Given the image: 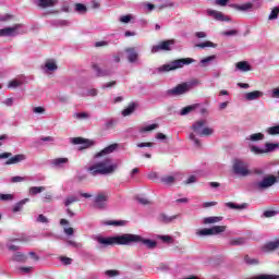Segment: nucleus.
I'll use <instances>...</instances> for the list:
<instances>
[{"instance_id": "obj_1", "label": "nucleus", "mask_w": 279, "mask_h": 279, "mask_svg": "<svg viewBox=\"0 0 279 279\" xmlns=\"http://www.w3.org/2000/svg\"><path fill=\"white\" fill-rule=\"evenodd\" d=\"M95 241L104 247H108V245H134V243H143L148 250H154L156 245H158L154 240L143 239V236L132 233H123L121 235L109 238L97 235L95 236Z\"/></svg>"}, {"instance_id": "obj_2", "label": "nucleus", "mask_w": 279, "mask_h": 279, "mask_svg": "<svg viewBox=\"0 0 279 279\" xmlns=\"http://www.w3.org/2000/svg\"><path fill=\"white\" fill-rule=\"evenodd\" d=\"M207 120H197L192 124V130L194 133H190L189 138L194 143L195 147H202V142L197 136H213L215 134V129L206 126ZM196 134V136H195Z\"/></svg>"}, {"instance_id": "obj_3", "label": "nucleus", "mask_w": 279, "mask_h": 279, "mask_svg": "<svg viewBox=\"0 0 279 279\" xmlns=\"http://www.w3.org/2000/svg\"><path fill=\"white\" fill-rule=\"evenodd\" d=\"M118 167L117 163H112V159L106 158L102 161L89 166L87 171L90 175H110V173L117 171Z\"/></svg>"}, {"instance_id": "obj_4", "label": "nucleus", "mask_w": 279, "mask_h": 279, "mask_svg": "<svg viewBox=\"0 0 279 279\" xmlns=\"http://www.w3.org/2000/svg\"><path fill=\"white\" fill-rule=\"evenodd\" d=\"M193 62H195V59H193V58L177 59L174 61H171L168 64L161 65L158 69V72L159 73H169V71H175L178 69H182L183 66L193 64Z\"/></svg>"}, {"instance_id": "obj_5", "label": "nucleus", "mask_w": 279, "mask_h": 279, "mask_svg": "<svg viewBox=\"0 0 279 279\" xmlns=\"http://www.w3.org/2000/svg\"><path fill=\"white\" fill-rule=\"evenodd\" d=\"M198 84L199 81L197 80L179 84L175 87L168 89L167 95H169L170 97H180V95H186V93H189V90H191L193 86H197Z\"/></svg>"}, {"instance_id": "obj_6", "label": "nucleus", "mask_w": 279, "mask_h": 279, "mask_svg": "<svg viewBox=\"0 0 279 279\" xmlns=\"http://www.w3.org/2000/svg\"><path fill=\"white\" fill-rule=\"evenodd\" d=\"M233 173L240 178H247L251 175L250 163L243 161V159H234L232 165Z\"/></svg>"}, {"instance_id": "obj_7", "label": "nucleus", "mask_w": 279, "mask_h": 279, "mask_svg": "<svg viewBox=\"0 0 279 279\" xmlns=\"http://www.w3.org/2000/svg\"><path fill=\"white\" fill-rule=\"evenodd\" d=\"M21 34H25V26L23 24H14L13 26L0 29V37L2 38H14L15 36H21Z\"/></svg>"}, {"instance_id": "obj_8", "label": "nucleus", "mask_w": 279, "mask_h": 279, "mask_svg": "<svg viewBox=\"0 0 279 279\" xmlns=\"http://www.w3.org/2000/svg\"><path fill=\"white\" fill-rule=\"evenodd\" d=\"M227 229L226 226H214L211 228H204L196 231V236H217Z\"/></svg>"}, {"instance_id": "obj_9", "label": "nucleus", "mask_w": 279, "mask_h": 279, "mask_svg": "<svg viewBox=\"0 0 279 279\" xmlns=\"http://www.w3.org/2000/svg\"><path fill=\"white\" fill-rule=\"evenodd\" d=\"M8 159L4 165L10 166V165H19V162H23L27 160V156L23 154L14 155L12 157V153H2L0 154V160H5Z\"/></svg>"}, {"instance_id": "obj_10", "label": "nucleus", "mask_w": 279, "mask_h": 279, "mask_svg": "<svg viewBox=\"0 0 279 279\" xmlns=\"http://www.w3.org/2000/svg\"><path fill=\"white\" fill-rule=\"evenodd\" d=\"M276 182H278V179L275 175H267L262 181L255 182L254 189L256 191H266V189L274 186Z\"/></svg>"}, {"instance_id": "obj_11", "label": "nucleus", "mask_w": 279, "mask_h": 279, "mask_svg": "<svg viewBox=\"0 0 279 279\" xmlns=\"http://www.w3.org/2000/svg\"><path fill=\"white\" fill-rule=\"evenodd\" d=\"M173 45H175V39H167L153 46L150 52L159 53V51H171V49H173Z\"/></svg>"}, {"instance_id": "obj_12", "label": "nucleus", "mask_w": 279, "mask_h": 279, "mask_svg": "<svg viewBox=\"0 0 279 279\" xmlns=\"http://www.w3.org/2000/svg\"><path fill=\"white\" fill-rule=\"evenodd\" d=\"M95 208L104 210L108 206V193L99 192L94 198Z\"/></svg>"}, {"instance_id": "obj_13", "label": "nucleus", "mask_w": 279, "mask_h": 279, "mask_svg": "<svg viewBox=\"0 0 279 279\" xmlns=\"http://www.w3.org/2000/svg\"><path fill=\"white\" fill-rule=\"evenodd\" d=\"M266 148H260L258 146H251V151H253V154H269L271 151H276V149H278L279 144H274V143H266L265 144Z\"/></svg>"}, {"instance_id": "obj_14", "label": "nucleus", "mask_w": 279, "mask_h": 279, "mask_svg": "<svg viewBox=\"0 0 279 279\" xmlns=\"http://www.w3.org/2000/svg\"><path fill=\"white\" fill-rule=\"evenodd\" d=\"M92 69L96 75V77H110L112 75V70L110 69H102L97 63L92 64Z\"/></svg>"}, {"instance_id": "obj_15", "label": "nucleus", "mask_w": 279, "mask_h": 279, "mask_svg": "<svg viewBox=\"0 0 279 279\" xmlns=\"http://www.w3.org/2000/svg\"><path fill=\"white\" fill-rule=\"evenodd\" d=\"M58 69V63L56 62V59H47L45 64L41 65V70L46 75H49L50 73H54V71Z\"/></svg>"}, {"instance_id": "obj_16", "label": "nucleus", "mask_w": 279, "mask_h": 279, "mask_svg": "<svg viewBox=\"0 0 279 279\" xmlns=\"http://www.w3.org/2000/svg\"><path fill=\"white\" fill-rule=\"evenodd\" d=\"M207 16H211L215 21H220L221 23L230 22V17L221 13V11L217 10H207Z\"/></svg>"}, {"instance_id": "obj_17", "label": "nucleus", "mask_w": 279, "mask_h": 279, "mask_svg": "<svg viewBox=\"0 0 279 279\" xmlns=\"http://www.w3.org/2000/svg\"><path fill=\"white\" fill-rule=\"evenodd\" d=\"M66 165H69V158L66 157H60L50 160V166L53 167V169H64Z\"/></svg>"}, {"instance_id": "obj_18", "label": "nucleus", "mask_w": 279, "mask_h": 279, "mask_svg": "<svg viewBox=\"0 0 279 279\" xmlns=\"http://www.w3.org/2000/svg\"><path fill=\"white\" fill-rule=\"evenodd\" d=\"M279 247V240L270 241L262 246V252L269 253L275 252Z\"/></svg>"}, {"instance_id": "obj_19", "label": "nucleus", "mask_w": 279, "mask_h": 279, "mask_svg": "<svg viewBox=\"0 0 279 279\" xmlns=\"http://www.w3.org/2000/svg\"><path fill=\"white\" fill-rule=\"evenodd\" d=\"M128 61L131 64H134V62H137L138 60V52H136L135 48H126L125 49Z\"/></svg>"}, {"instance_id": "obj_20", "label": "nucleus", "mask_w": 279, "mask_h": 279, "mask_svg": "<svg viewBox=\"0 0 279 279\" xmlns=\"http://www.w3.org/2000/svg\"><path fill=\"white\" fill-rule=\"evenodd\" d=\"M118 147H119V144H111L106 148H104L98 154H96V158H101V156H108L109 154H113V151H117Z\"/></svg>"}, {"instance_id": "obj_21", "label": "nucleus", "mask_w": 279, "mask_h": 279, "mask_svg": "<svg viewBox=\"0 0 279 279\" xmlns=\"http://www.w3.org/2000/svg\"><path fill=\"white\" fill-rule=\"evenodd\" d=\"M234 8H235V10H239V12H254V10H256L254 8V3H252V2H245L243 4H235Z\"/></svg>"}, {"instance_id": "obj_22", "label": "nucleus", "mask_w": 279, "mask_h": 279, "mask_svg": "<svg viewBox=\"0 0 279 279\" xmlns=\"http://www.w3.org/2000/svg\"><path fill=\"white\" fill-rule=\"evenodd\" d=\"M264 93L260 90H254L245 94L246 101H256V99H260L263 97Z\"/></svg>"}, {"instance_id": "obj_23", "label": "nucleus", "mask_w": 279, "mask_h": 279, "mask_svg": "<svg viewBox=\"0 0 279 279\" xmlns=\"http://www.w3.org/2000/svg\"><path fill=\"white\" fill-rule=\"evenodd\" d=\"M235 71L247 73L248 71H252V65H250L247 61H240L235 64Z\"/></svg>"}, {"instance_id": "obj_24", "label": "nucleus", "mask_w": 279, "mask_h": 279, "mask_svg": "<svg viewBox=\"0 0 279 279\" xmlns=\"http://www.w3.org/2000/svg\"><path fill=\"white\" fill-rule=\"evenodd\" d=\"M197 108H199V104H194V105L186 106V107L181 109L180 116L181 117H186V114H191V112H194V110H197Z\"/></svg>"}, {"instance_id": "obj_25", "label": "nucleus", "mask_w": 279, "mask_h": 279, "mask_svg": "<svg viewBox=\"0 0 279 279\" xmlns=\"http://www.w3.org/2000/svg\"><path fill=\"white\" fill-rule=\"evenodd\" d=\"M219 221H223V217L221 216H210L203 219V223L205 226H209L213 223H219Z\"/></svg>"}, {"instance_id": "obj_26", "label": "nucleus", "mask_w": 279, "mask_h": 279, "mask_svg": "<svg viewBox=\"0 0 279 279\" xmlns=\"http://www.w3.org/2000/svg\"><path fill=\"white\" fill-rule=\"evenodd\" d=\"M117 125V120L114 119H109L106 120V122L102 125V130H105V132H110V130H114Z\"/></svg>"}, {"instance_id": "obj_27", "label": "nucleus", "mask_w": 279, "mask_h": 279, "mask_svg": "<svg viewBox=\"0 0 279 279\" xmlns=\"http://www.w3.org/2000/svg\"><path fill=\"white\" fill-rule=\"evenodd\" d=\"M28 202H29V198H24L15 203L12 208L13 213H21V210H23V206H25V204H27Z\"/></svg>"}, {"instance_id": "obj_28", "label": "nucleus", "mask_w": 279, "mask_h": 279, "mask_svg": "<svg viewBox=\"0 0 279 279\" xmlns=\"http://www.w3.org/2000/svg\"><path fill=\"white\" fill-rule=\"evenodd\" d=\"M217 60V54L208 56L199 61L201 66H208V64H211V62H215Z\"/></svg>"}, {"instance_id": "obj_29", "label": "nucleus", "mask_w": 279, "mask_h": 279, "mask_svg": "<svg viewBox=\"0 0 279 279\" xmlns=\"http://www.w3.org/2000/svg\"><path fill=\"white\" fill-rule=\"evenodd\" d=\"M158 128H160L158 123L144 125L140 129V133L145 134V132H154V130H158Z\"/></svg>"}, {"instance_id": "obj_30", "label": "nucleus", "mask_w": 279, "mask_h": 279, "mask_svg": "<svg viewBox=\"0 0 279 279\" xmlns=\"http://www.w3.org/2000/svg\"><path fill=\"white\" fill-rule=\"evenodd\" d=\"M12 260L15 263H26L27 262V255L23 254L22 252L14 253Z\"/></svg>"}, {"instance_id": "obj_31", "label": "nucleus", "mask_w": 279, "mask_h": 279, "mask_svg": "<svg viewBox=\"0 0 279 279\" xmlns=\"http://www.w3.org/2000/svg\"><path fill=\"white\" fill-rule=\"evenodd\" d=\"M177 177L175 175H166L161 178L162 184H166V186H171L175 184Z\"/></svg>"}, {"instance_id": "obj_32", "label": "nucleus", "mask_w": 279, "mask_h": 279, "mask_svg": "<svg viewBox=\"0 0 279 279\" xmlns=\"http://www.w3.org/2000/svg\"><path fill=\"white\" fill-rule=\"evenodd\" d=\"M196 47H198V49H206L207 47H210L211 49H217V44L210 40H206L201 44H197Z\"/></svg>"}, {"instance_id": "obj_33", "label": "nucleus", "mask_w": 279, "mask_h": 279, "mask_svg": "<svg viewBox=\"0 0 279 279\" xmlns=\"http://www.w3.org/2000/svg\"><path fill=\"white\" fill-rule=\"evenodd\" d=\"M74 119H77L78 121H86L88 119H90V114L86 111L84 112H75L73 114Z\"/></svg>"}, {"instance_id": "obj_34", "label": "nucleus", "mask_w": 279, "mask_h": 279, "mask_svg": "<svg viewBox=\"0 0 279 279\" xmlns=\"http://www.w3.org/2000/svg\"><path fill=\"white\" fill-rule=\"evenodd\" d=\"M227 208H231L233 210H244V208H247V204L236 205L235 203L229 202L226 204Z\"/></svg>"}, {"instance_id": "obj_35", "label": "nucleus", "mask_w": 279, "mask_h": 279, "mask_svg": "<svg viewBox=\"0 0 279 279\" xmlns=\"http://www.w3.org/2000/svg\"><path fill=\"white\" fill-rule=\"evenodd\" d=\"M265 138V134L263 133H254L246 137V141H252L253 143H256L258 141H263Z\"/></svg>"}, {"instance_id": "obj_36", "label": "nucleus", "mask_w": 279, "mask_h": 279, "mask_svg": "<svg viewBox=\"0 0 279 279\" xmlns=\"http://www.w3.org/2000/svg\"><path fill=\"white\" fill-rule=\"evenodd\" d=\"M229 245L238 246V245H245L244 238H232L229 240Z\"/></svg>"}, {"instance_id": "obj_37", "label": "nucleus", "mask_w": 279, "mask_h": 279, "mask_svg": "<svg viewBox=\"0 0 279 279\" xmlns=\"http://www.w3.org/2000/svg\"><path fill=\"white\" fill-rule=\"evenodd\" d=\"M39 8H53L56 5V0H39Z\"/></svg>"}, {"instance_id": "obj_38", "label": "nucleus", "mask_w": 279, "mask_h": 279, "mask_svg": "<svg viewBox=\"0 0 279 279\" xmlns=\"http://www.w3.org/2000/svg\"><path fill=\"white\" fill-rule=\"evenodd\" d=\"M75 202H80V198L75 195H71L65 197L63 204L68 208V206H71V204H75Z\"/></svg>"}, {"instance_id": "obj_39", "label": "nucleus", "mask_w": 279, "mask_h": 279, "mask_svg": "<svg viewBox=\"0 0 279 279\" xmlns=\"http://www.w3.org/2000/svg\"><path fill=\"white\" fill-rule=\"evenodd\" d=\"M74 11L77 12V14H86V12H88V8H86L85 4L76 3L74 5Z\"/></svg>"}, {"instance_id": "obj_40", "label": "nucleus", "mask_w": 279, "mask_h": 279, "mask_svg": "<svg viewBox=\"0 0 279 279\" xmlns=\"http://www.w3.org/2000/svg\"><path fill=\"white\" fill-rule=\"evenodd\" d=\"M136 17L132 14H126V15H122L120 16L119 21L120 23H124V24H128V23H132V21H134Z\"/></svg>"}, {"instance_id": "obj_41", "label": "nucleus", "mask_w": 279, "mask_h": 279, "mask_svg": "<svg viewBox=\"0 0 279 279\" xmlns=\"http://www.w3.org/2000/svg\"><path fill=\"white\" fill-rule=\"evenodd\" d=\"M134 110H136V105L131 104V105H129L128 108H125V109L122 111V116H123V117H130V114H132V113L134 112Z\"/></svg>"}, {"instance_id": "obj_42", "label": "nucleus", "mask_w": 279, "mask_h": 279, "mask_svg": "<svg viewBox=\"0 0 279 279\" xmlns=\"http://www.w3.org/2000/svg\"><path fill=\"white\" fill-rule=\"evenodd\" d=\"M46 187L45 186H32L29 187V195H38V193H43V191H45Z\"/></svg>"}, {"instance_id": "obj_43", "label": "nucleus", "mask_w": 279, "mask_h": 279, "mask_svg": "<svg viewBox=\"0 0 279 279\" xmlns=\"http://www.w3.org/2000/svg\"><path fill=\"white\" fill-rule=\"evenodd\" d=\"M278 14H279V7H275L270 14L268 15V21H276V19H278Z\"/></svg>"}, {"instance_id": "obj_44", "label": "nucleus", "mask_w": 279, "mask_h": 279, "mask_svg": "<svg viewBox=\"0 0 279 279\" xmlns=\"http://www.w3.org/2000/svg\"><path fill=\"white\" fill-rule=\"evenodd\" d=\"M266 132L269 134V136H276L279 134V124L275 126H270L266 130Z\"/></svg>"}, {"instance_id": "obj_45", "label": "nucleus", "mask_w": 279, "mask_h": 279, "mask_svg": "<svg viewBox=\"0 0 279 279\" xmlns=\"http://www.w3.org/2000/svg\"><path fill=\"white\" fill-rule=\"evenodd\" d=\"M73 145H83V147H88V144L84 142L82 137H74L71 141Z\"/></svg>"}, {"instance_id": "obj_46", "label": "nucleus", "mask_w": 279, "mask_h": 279, "mask_svg": "<svg viewBox=\"0 0 279 279\" xmlns=\"http://www.w3.org/2000/svg\"><path fill=\"white\" fill-rule=\"evenodd\" d=\"M22 84L23 82L19 80H12L11 82H9L8 88H19V86H22Z\"/></svg>"}, {"instance_id": "obj_47", "label": "nucleus", "mask_w": 279, "mask_h": 279, "mask_svg": "<svg viewBox=\"0 0 279 279\" xmlns=\"http://www.w3.org/2000/svg\"><path fill=\"white\" fill-rule=\"evenodd\" d=\"M0 199L2 202H12L14 199L13 194H0Z\"/></svg>"}, {"instance_id": "obj_48", "label": "nucleus", "mask_w": 279, "mask_h": 279, "mask_svg": "<svg viewBox=\"0 0 279 279\" xmlns=\"http://www.w3.org/2000/svg\"><path fill=\"white\" fill-rule=\"evenodd\" d=\"M105 275L109 278H114L116 276H120L121 272L119 270H106Z\"/></svg>"}, {"instance_id": "obj_49", "label": "nucleus", "mask_w": 279, "mask_h": 279, "mask_svg": "<svg viewBox=\"0 0 279 279\" xmlns=\"http://www.w3.org/2000/svg\"><path fill=\"white\" fill-rule=\"evenodd\" d=\"M12 19H14V15H12V14H4V15L0 16V21L2 23H8V22L12 21Z\"/></svg>"}, {"instance_id": "obj_50", "label": "nucleus", "mask_w": 279, "mask_h": 279, "mask_svg": "<svg viewBox=\"0 0 279 279\" xmlns=\"http://www.w3.org/2000/svg\"><path fill=\"white\" fill-rule=\"evenodd\" d=\"M25 180H27L26 177H19V175H16V177L11 178V182L13 184H16L19 182H25Z\"/></svg>"}, {"instance_id": "obj_51", "label": "nucleus", "mask_w": 279, "mask_h": 279, "mask_svg": "<svg viewBox=\"0 0 279 279\" xmlns=\"http://www.w3.org/2000/svg\"><path fill=\"white\" fill-rule=\"evenodd\" d=\"M178 216H166V215H161V220L165 221V223H171V221H173V219H177Z\"/></svg>"}, {"instance_id": "obj_52", "label": "nucleus", "mask_w": 279, "mask_h": 279, "mask_svg": "<svg viewBox=\"0 0 279 279\" xmlns=\"http://www.w3.org/2000/svg\"><path fill=\"white\" fill-rule=\"evenodd\" d=\"M270 97L272 99H279V87H275V88L271 89Z\"/></svg>"}, {"instance_id": "obj_53", "label": "nucleus", "mask_w": 279, "mask_h": 279, "mask_svg": "<svg viewBox=\"0 0 279 279\" xmlns=\"http://www.w3.org/2000/svg\"><path fill=\"white\" fill-rule=\"evenodd\" d=\"M222 36H239V32L236 29L222 32Z\"/></svg>"}, {"instance_id": "obj_54", "label": "nucleus", "mask_w": 279, "mask_h": 279, "mask_svg": "<svg viewBox=\"0 0 279 279\" xmlns=\"http://www.w3.org/2000/svg\"><path fill=\"white\" fill-rule=\"evenodd\" d=\"M60 260L64 265H71L73 263V259L71 257H66V256H61Z\"/></svg>"}, {"instance_id": "obj_55", "label": "nucleus", "mask_w": 279, "mask_h": 279, "mask_svg": "<svg viewBox=\"0 0 279 279\" xmlns=\"http://www.w3.org/2000/svg\"><path fill=\"white\" fill-rule=\"evenodd\" d=\"M34 114H45L46 110L45 107H35L33 108Z\"/></svg>"}, {"instance_id": "obj_56", "label": "nucleus", "mask_w": 279, "mask_h": 279, "mask_svg": "<svg viewBox=\"0 0 279 279\" xmlns=\"http://www.w3.org/2000/svg\"><path fill=\"white\" fill-rule=\"evenodd\" d=\"M7 248L10 251V252H19L20 247L12 244L11 242H8L7 243Z\"/></svg>"}, {"instance_id": "obj_57", "label": "nucleus", "mask_w": 279, "mask_h": 279, "mask_svg": "<svg viewBox=\"0 0 279 279\" xmlns=\"http://www.w3.org/2000/svg\"><path fill=\"white\" fill-rule=\"evenodd\" d=\"M37 222L38 223H49V219H47V217L43 214H40L38 217H37Z\"/></svg>"}, {"instance_id": "obj_58", "label": "nucleus", "mask_w": 279, "mask_h": 279, "mask_svg": "<svg viewBox=\"0 0 279 279\" xmlns=\"http://www.w3.org/2000/svg\"><path fill=\"white\" fill-rule=\"evenodd\" d=\"M106 226H124V222L119 220H110L106 222Z\"/></svg>"}, {"instance_id": "obj_59", "label": "nucleus", "mask_w": 279, "mask_h": 279, "mask_svg": "<svg viewBox=\"0 0 279 279\" xmlns=\"http://www.w3.org/2000/svg\"><path fill=\"white\" fill-rule=\"evenodd\" d=\"M136 147L143 148V147H154V143L151 142H142L136 144Z\"/></svg>"}, {"instance_id": "obj_60", "label": "nucleus", "mask_w": 279, "mask_h": 279, "mask_svg": "<svg viewBox=\"0 0 279 279\" xmlns=\"http://www.w3.org/2000/svg\"><path fill=\"white\" fill-rule=\"evenodd\" d=\"M194 36L195 38H198V39L208 38V34L206 32H196Z\"/></svg>"}, {"instance_id": "obj_61", "label": "nucleus", "mask_w": 279, "mask_h": 279, "mask_svg": "<svg viewBox=\"0 0 279 279\" xmlns=\"http://www.w3.org/2000/svg\"><path fill=\"white\" fill-rule=\"evenodd\" d=\"M246 265H258V259L245 257Z\"/></svg>"}, {"instance_id": "obj_62", "label": "nucleus", "mask_w": 279, "mask_h": 279, "mask_svg": "<svg viewBox=\"0 0 279 279\" xmlns=\"http://www.w3.org/2000/svg\"><path fill=\"white\" fill-rule=\"evenodd\" d=\"M197 182V177L195 175H190L187 180L185 181V184H195Z\"/></svg>"}, {"instance_id": "obj_63", "label": "nucleus", "mask_w": 279, "mask_h": 279, "mask_svg": "<svg viewBox=\"0 0 279 279\" xmlns=\"http://www.w3.org/2000/svg\"><path fill=\"white\" fill-rule=\"evenodd\" d=\"M57 25H58L59 27H66V26L70 25V23H69V21H66V20H59V21H57Z\"/></svg>"}, {"instance_id": "obj_64", "label": "nucleus", "mask_w": 279, "mask_h": 279, "mask_svg": "<svg viewBox=\"0 0 279 279\" xmlns=\"http://www.w3.org/2000/svg\"><path fill=\"white\" fill-rule=\"evenodd\" d=\"M112 86H117V82L116 81H112V82H109V83H105L101 88L106 89V88H112Z\"/></svg>"}]
</instances>
